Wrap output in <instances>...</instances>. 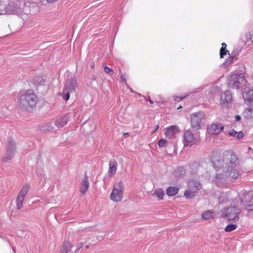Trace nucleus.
I'll return each mask as SVG.
<instances>
[{
	"instance_id": "f257e3e1",
	"label": "nucleus",
	"mask_w": 253,
	"mask_h": 253,
	"mask_svg": "<svg viewBox=\"0 0 253 253\" xmlns=\"http://www.w3.org/2000/svg\"><path fill=\"white\" fill-rule=\"evenodd\" d=\"M211 162L216 170L220 168H223V173L216 174L214 179V182L217 186H224L226 183L228 176L232 179L238 177L239 173L237 166L239 160L236 154L232 151H225L223 153L222 159L218 157H212Z\"/></svg>"
},
{
	"instance_id": "f03ea898",
	"label": "nucleus",
	"mask_w": 253,
	"mask_h": 253,
	"mask_svg": "<svg viewBox=\"0 0 253 253\" xmlns=\"http://www.w3.org/2000/svg\"><path fill=\"white\" fill-rule=\"evenodd\" d=\"M37 101L38 97L33 90H27L20 96V106L25 110L35 107Z\"/></svg>"
},
{
	"instance_id": "7ed1b4c3",
	"label": "nucleus",
	"mask_w": 253,
	"mask_h": 253,
	"mask_svg": "<svg viewBox=\"0 0 253 253\" xmlns=\"http://www.w3.org/2000/svg\"><path fill=\"white\" fill-rule=\"evenodd\" d=\"M247 81L242 73L232 74L228 80V86L232 88H239L244 85Z\"/></svg>"
},
{
	"instance_id": "20e7f679",
	"label": "nucleus",
	"mask_w": 253,
	"mask_h": 253,
	"mask_svg": "<svg viewBox=\"0 0 253 253\" xmlns=\"http://www.w3.org/2000/svg\"><path fill=\"white\" fill-rule=\"evenodd\" d=\"M77 86V81L75 77H72L65 84L63 92L60 95L66 101L69 99L70 93L75 91Z\"/></svg>"
},
{
	"instance_id": "39448f33",
	"label": "nucleus",
	"mask_w": 253,
	"mask_h": 253,
	"mask_svg": "<svg viewBox=\"0 0 253 253\" xmlns=\"http://www.w3.org/2000/svg\"><path fill=\"white\" fill-rule=\"evenodd\" d=\"M124 185L122 182L114 184L110 196V199L115 202H119L123 198Z\"/></svg>"
},
{
	"instance_id": "423d86ee",
	"label": "nucleus",
	"mask_w": 253,
	"mask_h": 253,
	"mask_svg": "<svg viewBox=\"0 0 253 253\" xmlns=\"http://www.w3.org/2000/svg\"><path fill=\"white\" fill-rule=\"evenodd\" d=\"M201 188L202 184L199 181L190 180L188 182V189L185 191L184 196L187 199H192Z\"/></svg>"
},
{
	"instance_id": "0eeeda50",
	"label": "nucleus",
	"mask_w": 253,
	"mask_h": 253,
	"mask_svg": "<svg viewBox=\"0 0 253 253\" xmlns=\"http://www.w3.org/2000/svg\"><path fill=\"white\" fill-rule=\"evenodd\" d=\"M16 151V145L12 138L9 137L7 140L6 151L2 161L7 163L13 157Z\"/></svg>"
},
{
	"instance_id": "6e6552de",
	"label": "nucleus",
	"mask_w": 253,
	"mask_h": 253,
	"mask_svg": "<svg viewBox=\"0 0 253 253\" xmlns=\"http://www.w3.org/2000/svg\"><path fill=\"white\" fill-rule=\"evenodd\" d=\"M204 112H198L194 113L191 115V127L195 130H199L201 127L202 121L204 119Z\"/></svg>"
},
{
	"instance_id": "1a4fd4ad",
	"label": "nucleus",
	"mask_w": 253,
	"mask_h": 253,
	"mask_svg": "<svg viewBox=\"0 0 253 253\" xmlns=\"http://www.w3.org/2000/svg\"><path fill=\"white\" fill-rule=\"evenodd\" d=\"M241 210L237 207L231 206L225 209L224 214L225 217L228 219L236 221L239 220V215L240 214Z\"/></svg>"
},
{
	"instance_id": "9d476101",
	"label": "nucleus",
	"mask_w": 253,
	"mask_h": 253,
	"mask_svg": "<svg viewBox=\"0 0 253 253\" xmlns=\"http://www.w3.org/2000/svg\"><path fill=\"white\" fill-rule=\"evenodd\" d=\"M182 142L184 147H191L196 143V139L191 131L186 130L183 134Z\"/></svg>"
},
{
	"instance_id": "9b49d317",
	"label": "nucleus",
	"mask_w": 253,
	"mask_h": 253,
	"mask_svg": "<svg viewBox=\"0 0 253 253\" xmlns=\"http://www.w3.org/2000/svg\"><path fill=\"white\" fill-rule=\"evenodd\" d=\"M5 14L19 15L21 13V10L16 3H10L6 6Z\"/></svg>"
},
{
	"instance_id": "f8f14e48",
	"label": "nucleus",
	"mask_w": 253,
	"mask_h": 253,
	"mask_svg": "<svg viewBox=\"0 0 253 253\" xmlns=\"http://www.w3.org/2000/svg\"><path fill=\"white\" fill-rule=\"evenodd\" d=\"M224 128V126L220 123H214L209 126L207 128V131L211 134H218Z\"/></svg>"
},
{
	"instance_id": "ddd939ff",
	"label": "nucleus",
	"mask_w": 253,
	"mask_h": 253,
	"mask_svg": "<svg viewBox=\"0 0 253 253\" xmlns=\"http://www.w3.org/2000/svg\"><path fill=\"white\" fill-rule=\"evenodd\" d=\"M232 101V95L230 91L226 90L220 95V104L226 106Z\"/></svg>"
},
{
	"instance_id": "4468645a",
	"label": "nucleus",
	"mask_w": 253,
	"mask_h": 253,
	"mask_svg": "<svg viewBox=\"0 0 253 253\" xmlns=\"http://www.w3.org/2000/svg\"><path fill=\"white\" fill-rule=\"evenodd\" d=\"M243 97L246 104L253 103V88H245L243 92Z\"/></svg>"
},
{
	"instance_id": "2eb2a0df",
	"label": "nucleus",
	"mask_w": 253,
	"mask_h": 253,
	"mask_svg": "<svg viewBox=\"0 0 253 253\" xmlns=\"http://www.w3.org/2000/svg\"><path fill=\"white\" fill-rule=\"evenodd\" d=\"M241 203L245 210L248 211V214L253 216V197L249 200L245 202L242 200Z\"/></svg>"
},
{
	"instance_id": "dca6fc26",
	"label": "nucleus",
	"mask_w": 253,
	"mask_h": 253,
	"mask_svg": "<svg viewBox=\"0 0 253 253\" xmlns=\"http://www.w3.org/2000/svg\"><path fill=\"white\" fill-rule=\"evenodd\" d=\"M179 128L176 126H171L165 129V135L169 138H171L174 136L178 131Z\"/></svg>"
},
{
	"instance_id": "f3484780",
	"label": "nucleus",
	"mask_w": 253,
	"mask_h": 253,
	"mask_svg": "<svg viewBox=\"0 0 253 253\" xmlns=\"http://www.w3.org/2000/svg\"><path fill=\"white\" fill-rule=\"evenodd\" d=\"M118 164L116 161L114 159H111L109 161L108 174L112 176L115 174L117 169Z\"/></svg>"
},
{
	"instance_id": "a211bd4d",
	"label": "nucleus",
	"mask_w": 253,
	"mask_h": 253,
	"mask_svg": "<svg viewBox=\"0 0 253 253\" xmlns=\"http://www.w3.org/2000/svg\"><path fill=\"white\" fill-rule=\"evenodd\" d=\"M69 120V117L67 115H65L57 119L55 121L54 124L58 128L62 127L66 125Z\"/></svg>"
},
{
	"instance_id": "6ab92c4d",
	"label": "nucleus",
	"mask_w": 253,
	"mask_h": 253,
	"mask_svg": "<svg viewBox=\"0 0 253 253\" xmlns=\"http://www.w3.org/2000/svg\"><path fill=\"white\" fill-rule=\"evenodd\" d=\"M201 169V167L197 162H194L188 166V171L193 174H196Z\"/></svg>"
},
{
	"instance_id": "aec40b11",
	"label": "nucleus",
	"mask_w": 253,
	"mask_h": 253,
	"mask_svg": "<svg viewBox=\"0 0 253 253\" xmlns=\"http://www.w3.org/2000/svg\"><path fill=\"white\" fill-rule=\"evenodd\" d=\"M89 186V183L88 182V179L86 175H85L83 181L81 183V185L80 187V192L82 194L85 193L88 190Z\"/></svg>"
},
{
	"instance_id": "412c9836",
	"label": "nucleus",
	"mask_w": 253,
	"mask_h": 253,
	"mask_svg": "<svg viewBox=\"0 0 253 253\" xmlns=\"http://www.w3.org/2000/svg\"><path fill=\"white\" fill-rule=\"evenodd\" d=\"M179 191V188L176 187L169 186L166 190V194L169 197L174 196Z\"/></svg>"
},
{
	"instance_id": "4be33fe9",
	"label": "nucleus",
	"mask_w": 253,
	"mask_h": 253,
	"mask_svg": "<svg viewBox=\"0 0 253 253\" xmlns=\"http://www.w3.org/2000/svg\"><path fill=\"white\" fill-rule=\"evenodd\" d=\"M186 173V169L183 167H179L175 169L173 174L175 177H180L184 175Z\"/></svg>"
},
{
	"instance_id": "5701e85b",
	"label": "nucleus",
	"mask_w": 253,
	"mask_h": 253,
	"mask_svg": "<svg viewBox=\"0 0 253 253\" xmlns=\"http://www.w3.org/2000/svg\"><path fill=\"white\" fill-rule=\"evenodd\" d=\"M30 189V185L27 184H25L23 186L18 196L25 198L26 195H27Z\"/></svg>"
},
{
	"instance_id": "b1692460",
	"label": "nucleus",
	"mask_w": 253,
	"mask_h": 253,
	"mask_svg": "<svg viewBox=\"0 0 253 253\" xmlns=\"http://www.w3.org/2000/svg\"><path fill=\"white\" fill-rule=\"evenodd\" d=\"M153 195L157 197L159 200H162L164 199L165 192L162 188H156L154 191Z\"/></svg>"
},
{
	"instance_id": "393cba45",
	"label": "nucleus",
	"mask_w": 253,
	"mask_h": 253,
	"mask_svg": "<svg viewBox=\"0 0 253 253\" xmlns=\"http://www.w3.org/2000/svg\"><path fill=\"white\" fill-rule=\"evenodd\" d=\"M71 249V245L69 242H64L63 245V249L60 253H68Z\"/></svg>"
},
{
	"instance_id": "a878e982",
	"label": "nucleus",
	"mask_w": 253,
	"mask_h": 253,
	"mask_svg": "<svg viewBox=\"0 0 253 253\" xmlns=\"http://www.w3.org/2000/svg\"><path fill=\"white\" fill-rule=\"evenodd\" d=\"M214 215V212L210 211H206L202 214L203 218L205 219H210L212 218Z\"/></svg>"
},
{
	"instance_id": "bb28decb",
	"label": "nucleus",
	"mask_w": 253,
	"mask_h": 253,
	"mask_svg": "<svg viewBox=\"0 0 253 253\" xmlns=\"http://www.w3.org/2000/svg\"><path fill=\"white\" fill-rule=\"evenodd\" d=\"M25 198L21 197L19 196H17L16 199V207L17 210H20L22 208L23 201Z\"/></svg>"
},
{
	"instance_id": "cd10ccee",
	"label": "nucleus",
	"mask_w": 253,
	"mask_h": 253,
	"mask_svg": "<svg viewBox=\"0 0 253 253\" xmlns=\"http://www.w3.org/2000/svg\"><path fill=\"white\" fill-rule=\"evenodd\" d=\"M243 115L244 117L247 119L253 118L252 110L250 107L245 110L243 112Z\"/></svg>"
},
{
	"instance_id": "c85d7f7f",
	"label": "nucleus",
	"mask_w": 253,
	"mask_h": 253,
	"mask_svg": "<svg viewBox=\"0 0 253 253\" xmlns=\"http://www.w3.org/2000/svg\"><path fill=\"white\" fill-rule=\"evenodd\" d=\"M234 58L233 56L229 57L222 64V66L225 68H227L228 66L232 62Z\"/></svg>"
},
{
	"instance_id": "c756f323",
	"label": "nucleus",
	"mask_w": 253,
	"mask_h": 253,
	"mask_svg": "<svg viewBox=\"0 0 253 253\" xmlns=\"http://www.w3.org/2000/svg\"><path fill=\"white\" fill-rule=\"evenodd\" d=\"M237 228V226L235 224H228L225 228V231L227 232H231L235 230Z\"/></svg>"
},
{
	"instance_id": "7c9ffc66",
	"label": "nucleus",
	"mask_w": 253,
	"mask_h": 253,
	"mask_svg": "<svg viewBox=\"0 0 253 253\" xmlns=\"http://www.w3.org/2000/svg\"><path fill=\"white\" fill-rule=\"evenodd\" d=\"M247 42L253 41V31H251L246 35Z\"/></svg>"
},
{
	"instance_id": "2f4dec72",
	"label": "nucleus",
	"mask_w": 253,
	"mask_h": 253,
	"mask_svg": "<svg viewBox=\"0 0 253 253\" xmlns=\"http://www.w3.org/2000/svg\"><path fill=\"white\" fill-rule=\"evenodd\" d=\"M167 141L164 139H160L158 142V146L160 147H165L166 146Z\"/></svg>"
},
{
	"instance_id": "473e14b6",
	"label": "nucleus",
	"mask_w": 253,
	"mask_h": 253,
	"mask_svg": "<svg viewBox=\"0 0 253 253\" xmlns=\"http://www.w3.org/2000/svg\"><path fill=\"white\" fill-rule=\"evenodd\" d=\"M229 54V51H228L226 48H221L220 49V58H223L224 55H226L227 53Z\"/></svg>"
},
{
	"instance_id": "72a5a7b5",
	"label": "nucleus",
	"mask_w": 253,
	"mask_h": 253,
	"mask_svg": "<svg viewBox=\"0 0 253 253\" xmlns=\"http://www.w3.org/2000/svg\"><path fill=\"white\" fill-rule=\"evenodd\" d=\"M121 83L124 84L126 86H127L128 84L126 82V76L125 74H122L121 76Z\"/></svg>"
},
{
	"instance_id": "f704fd0d",
	"label": "nucleus",
	"mask_w": 253,
	"mask_h": 253,
	"mask_svg": "<svg viewBox=\"0 0 253 253\" xmlns=\"http://www.w3.org/2000/svg\"><path fill=\"white\" fill-rule=\"evenodd\" d=\"M104 72L107 74H111V73L113 74V69L107 66H104Z\"/></svg>"
},
{
	"instance_id": "c9c22d12",
	"label": "nucleus",
	"mask_w": 253,
	"mask_h": 253,
	"mask_svg": "<svg viewBox=\"0 0 253 253\" xmlns=\"http://www.w3.org/2000/svg\"><path fill=\"white\" fill-rule=\"evenodd\" d=\"M186 96H176V95H174L173 96V98L174 99V100L175 101H177V102H179L181 100H182L183 99L185 98L186 97Z\"/></svg>"
},
{
	"instance_id": "e433bc0d",
	"label": "nucleus",
	"mask_w": 253,
	"mask_h": 253,
	"mask_svg": "<svg viewBox=\"0 0 253 253\" xmlns=\"http://www.w3.org/2000/svg\"><path fill=\"white\" fill-rule=\"evenodd\" d=\"M38 84L39 85H42L44 84V82L45 81V79L38 78Z\"/></svg>"
},
{
	"instance_id": "4c0bfd02",
	"label": "nucleus",
	"mask_w": 253,
	"mask_h": 253,
	"mask_svg": "<svg viewBox=\"0 0 253 253\" xmlns=\"http://www.w3.org/2000/svg\"><path fill=\"white\" fill-rule=\"evenodd\" d=\"M0 238L2 239L3 240H6L8 243L10 245V246H11L12 248V250L13 251V252H14V253H15V248L13 247L12 245L11 244L10 242L9 241V240L4 236H1L0 235Z\"/></svg>"
},
{
	"instance_id": "58836bf2",
	"label": "nucleus",
	"mask_w": 253,
	"mask_h": 253,
	"mask_svg": "<svg viewBox=\"0 0 253 253\" xmlns=\"http://www.w3.org/2000/svg\"><path fill=\"white\" fill-rule=\"evenodd\" d=\"M237 134V131L234 129H232L229 132V134L233 137H236V135Z\"/></svg>"
},
{
	"instance_id": "ea45409f",
	"label": "nucleus",
	"mask_w": 253,
	"mask_h": 253,
	"mask_svg": "<svg viewBox=\"0 0 253 253\" xmlns=\"http://www.w3.org/2000/svg\"><path fill=\"white\" fill-rule=\"evenodd\" d=\"M244 136V133L242 131L237 132V134L236 135V137L238 139H240L243 138Z\"/></svg>"
},
{
	"instance_id": "a19ab883",
	"label": "nucleus",
	"mask_w": 253,
	"mask_h": 253,
	"mask_svg": "<svg viewBox=\"0 0 253 253\" xmlns=\"http://www.w3.org/2000/svg\"><path fill=\"white\" fill-rule=\"evenodd\" d=\"M83 246V243L82 242L79 243L77 244V248L75 252H77L80 249H81Z\"/></svg>"
},
{
	"instance_id": "79ce46f5",
	"label": "nucleus",
	"mask_w": 253,
	"mask_h": 253,
	"mask_svg": "<svg viewBox=\"0 0 253 253\" xmlns=\"http://www.w3.org/2000/svg\"><path fill=\"white\" fill-rule=\"evenodd\" d=\"M47 130L48 131H51L53 129V127L49 124L47 125Z\"/></svg>"
},
{
	"instance_id": "37998d69",
	"label": "nucleus",
	"mask_w": 253,
	"mask_h": 253,
	"mask_svg": "<svg viewBox=\"0 0 253 253\" xmlns=\"http://www.w3.org/2000/svg\"><path fill=\"white\" fill-rule=\"evenodd\" d=\"M126 87L129 89V90H130V91L131 92V93H137V92H135L134 90H133L128 85H127V86H126Z\"/></svg>"
},
{
	"instance_id": "c03bdc74",
	"label": "nucleus",
	"mask_w": 253,
	"mask_h": 253,
	"mask_svg": "<svg viewBox=\"0 0 253 253\" xmlns=\"http://www.w3.org/2000/svg\"><path fill=\"white\" fill-rule=\"evenodd\" d=\"M241 119V117L239 115H237L235 116V120L237 122H238L239 121H240Z\"/></svg>"
},
{
	"instance_id": "a18cd8bd",
	"label": "nucleus",
	"mask_w": 253,
	"mask_h": 253,
	"mask_svg": "<svg viewBox=\"0 0 253 253\" xmlns=\"http://www.w3.org/2000/svg\"><path fill=\"white\" fill-rule=\"evenodd\" d=\"M250 108H251V110H252V117H253V104H250Z\"/></svg>"
},
{
	"instance_id": "49530a36",
	"label": "nucleus",
	"mask_w": 253,
	"mask_h": 253,
	"mask_svg": "<svg viewBox=\"0 0 253 253\" xmlns=\"http://www.w3.org/2000/svg\"><path fill=\"white\" fill-rule=\"evenodd\" d=\"M226 44L225 43H222V48H226Z\"/></svg>"
},
{
	"instance_id": "de8ad7c7",
	"label": "nucleus",
	"mask_w": 253,
	"mask_h": 253,
	"mask_svg": "<svg viewBox=\"0 0 253 253\" xmlns=\"http://www.w3.org/2000/svg\"><path fill=\"white\" fill-rule=\"evenodd\" d=\"M148 101L150 102V104H153L154 103V102L150 98H149Z\"/></svg>"
},
{
	"instance_id": "09e8293b",
	"label": "nucleus",
	"mask_w": 253,
	"mask_h": 253,
	"mask_svg": "<svg viewBox=\"0 0 253 253\" xmlns=\"http://www.w3.org/2000/svg\"><path fill=\"white\" fill-rule=\"evenodd\" d=\"M136 94H137L138 95H139V96H141V97H143V98H145V97L144 95H142V94H140V93H138V92H137V93H136Z\"/></svg>"
},
{
	"instance_id": "8fccbe9b",
	"label": "nucleus",
	"mask_w": 253,
	"mask_h": 253,
	"mask_svg": "<svg viewBox=\"0 0 253 253\" xmlns=\"http://www.w3.org/2000/svg\"><path fill=\"white\" fill-rule=\"evenodd\" d=\"M159 127V126H158V125H157V126H156V127H155V129L154 130V131H153V132H155V131H156L158 129Z\"/></svg>"
},
{
	"instance_id": "3c124183",
	"label": "nucleus",
	"mask_w": 253,
	"mask_h": 253,
	"mask_svg": "<svg viewBox=\"0 0 253 253\" xmlns=\"http://www.w3.org/2000/svg\"><path fill=\"white\" fill-rule=\"evenodd\" d=\"M48 2H51L53 1H54V0H46Z\"/></svg>"
},
{
	"instance_id": "603ef678",
	"label": "nucleus",
	"mask_w": 253,
	"mask_h": 253,
	"mask_svg": "<svg viewBox=\"0 0 253 253\" xmlns=\"http://www.w3.org/2000/svg\"><path fill=\"white\" fill-rule=\"evenodd\" d=\"M181 108H182V106H180L179 107H178L177 108V110H179V109H181Z\"/></svg>"
},
{
	"instance_id": "864d4df0",
	"label": "nucleus",
	"mask_w": 253,
	"mask_h": 253,
	"mask_svg": "<svg viewBox=\"0 0 253 253\" xmlns=\"http://www.w3.org/2000/svg\"><path fill=\"white\" fill-rule=\"evenodd\" d=\"M35 81H37V82H36V84H37V83H38V79H37V80H35Z\"/></svg>"
}]
</instances>
